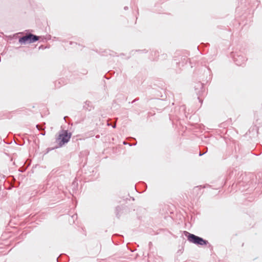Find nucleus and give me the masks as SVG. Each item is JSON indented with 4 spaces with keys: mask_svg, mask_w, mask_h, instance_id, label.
Instances as JSON below:
<instances>
[{
    "mask_svg": "<svg viewBox=\"0 0 262 262\" xmlns=\"http://www.w3.org/2000/svg\"><path fill=\"white\" fill-rule=\"evenodd\" d=\"M122 206H117L116 207V209H115V214H116V216L118 218H119L120 216L121 213L122 212Z\"/></svg>",
    "mask_w": 262,
    "mask_h": 262,
    "instance_id": "1a4fd4ad",
    "label": "nucleus"
},
{
    "mask_svg": "<svg viewBox=\"0 0 262 262\" xmlns=\"http://www.w3.org/2000/svg\"><path fill=\"white\" fill-rule=\"evenodd\" d=\"M22 33H21V32H19V33H18V34H22Z\"/></svg>",
    "mask_w": 262,
    "mask_h": 262,
    "instance_id": "7c9ffc66",
    "label": "nucleus"
},
{
    "mask_svg": "<svg viewBox=\"0 0 262 262\" xmlns=\"http://www.w3.org/2000/svg\"><path fill=\"white\" fill-rule=\"evenodd\" d=\"M73 43V42H70V44H71V45H72Z\"/></svg>",
    "mask_w": 262,
    "mask_h": 262,
    "instance_id": "cd10ccee",
    "label": "nucleus"
},
{
    "mask_svg": "<svg viewBox=\"0 0 262 262\" xmlns=\"http://www.w3.org/2000/svg\"><path fill=\"white\" fill-rule=\"evenodd\" d=\"M128 7H127V6H125V7H124V9L125 10H128Z\"/></svg>",
    "mask_w": 262,
    "mask_h": 262,
    "instance_id": "4be33fe9",
    "label": "nucleus"
},
{
    "mask_svg": "<svg viewBox=\"0 0 262 262\" xmlns=\"http://www.w3.org/2000/svg\"><path fill=\"white\" fill-rule=\"evenodd\" d=\"M40 37L39 36H37L32 33H29L25 36L20 37L18 41L21 45L31 43L39 40Z\"/></svg>",
    "mask_w": 262,
    "mask_h": 262,
    "instance_id": "20e7f679",
    "label": "nucleus"
},
{
    "mask_svg": "<svg viewBox=\"0 0 262 262\" xmlns=\"http://www.w3.org/2000/svg\"><path fill=\"white\" fill-rule=\"evenodd\" d=\"M145 51V50H139L138 51L144 52Z\"/></svg>",
    "mask_w": 262,
    "mask_h": 262,
    "instance_id": "bb28decb",
    "label": "nucleus"
},
{
    "mask_svg": "<svg viewBox=\"0 0 262 262\" xmlns=\"http://www.w3.org/2000/svg\"><path fill=\"white\" fill-rule=\"evenodd\" d=\"M206 69L204 71V74L206 75V79L202 78V81L204 82L207 83L211 79V75L210 74V70L208 68H205Z\"/></svg>",
    "mask_w": 262,
    "mask_h": 262,
    "instance_id": "0eeeda50",
    "label": "nucleus"
},
{
    "mask_svg": "<svg viewBox=\"0 0 262 262\" xmlns=\"http://www.w3.org/2000/svg\"><path fill=\"white\" fill-rule=\"evenodd\" d=\"M45 134H46L45 131H44L43 132H42V133H41V134L42 135H43V136H44V135H45Z\"/></svg>",
    "mask_w": 262,
    "mask_h": 262,
    "instance_id": "5701e85b",
    "label": "nucleus"
},
{
    "mask_svg": "<svg viewBox=\"0 0 262 262\" xmlns=\"http://www.w3.org/2000/svg\"><path fill=\"white\" fill-rule=\"evenodd\" d=\"M188 59L187 57H184V61H183L182 62H178L177 63L179 64V67H180L181 66H183L184 63L185 64H187V63L188 62Z\"/></svg>",
    "mask_w": 262,
    "mask_h": 262,
    "instance_id": "ddd939ff",
    "label": "nucleus"
},
{
    "mask_svg": "<svg viewBox=\"0 0 262 262\" xmlns=\"http://www.w3.org/2000/svg\"><path fill=\"white\" fill-rule=\"evenodd\" d=\"M92 106L91 102L89 101H85V104L83 105V108L89 111H90L92 110Z\"/></svg>",
    "mask_w": 262,
    "mask_h": 262,
    "instance_id": "9d476101",
    "label": "nucleus"
},
{
    "mask_svg": "<svg viewBox=\"0 0 262 262\" xmlns=\"http://www.w3.org/2000/svg\"><path fill=\"white\" fill-rule=\"evenodd\" d=\"M112 127L113 128H115L116 127V124H114V125L112 126Z\"/></svg>",
    "mask_w": 262,
    "mask_h": 262,
    "instance_id": "a878e982",
    "label": "nucleus"
},
{
    "mask_svg": "<svg viewBox=\"0 0 262 262\" xmlns=\"http://www.w3.org/2000/svg\"><path fill=\"white\" fill-rule=\"evenodd\" d=\"M208 151V148H206L205 149V151H200V153H199V156H203V155H204L205 154H206Z\"/></svg>",
    "mask_w": 262,
    "mask_h": 262,
    "instance_id": "4468645a",
    "label": "nucleus"
},
{
    "mask_svg": "<svg viewBox=\"0 0 262 262\" xmlns=\"http://www.w3.org/2000/svg\"><path fill=\"white\" fill-rule=\"evenodd\" d=\"M123 144H126V142H123Z\"/></svg>",
    "mask_w": 262,
    "mask_h": 262,
    "instance_id": "c756f323",
    "label": "nucleus"
},
{
    "mask_svg": "<svg viewBox=\"0 0 262 262\" xmlns=\"http://www.w3.org/2000/svg\"><path fill=\"white\" fill-rule=\"evenodd\" d=\"M148 246L150 247L152 246V243L151 242H149Z\"/></svg>",
    "mask_w": 262,
    "mask_h": 262,
    "instance_id": "412c9836",
    "label": "nucleus"
},
{
    "mask_svg": "<svg viewBox=\"0 0 262 262\" xmlns=\"http://www.w3.org/2000/svg\"><path fill=\"white\" fill-rule=\"evenodd\" d=\"M40 38H41L42 39V41H44V40H50L51 39V36L50 35H47L46 36H40Z\"/></svg>",
    "mask_w": 262,
    "mask_h": 262,
    "instance_id": "f8f14e48",
    "label": "nucleus"
},
{
    "mask_svg": "<svg viewBox=\"0 0 262 262\" xmlns=\"http://www.w3.org/2000/svg\"><path fill=\"white\" fill-rule=\"evenodd\" d=\"M236 185H237L239 187V189H241L242 187H243L244 189H242V191H244V189H249V188H248L249 187V185H246V184H245V186H246L245 187H244L243 186H242L239 187V185H238L237 183H236Z\"/></svg>",
    "mask_w": 262,
    "mask_h": 262,
    "instance_id": "2eb2a0df",
    "label": "nucleus"
},
{
    "mask_svg": "<svg viewBox=\"0 0 262 262\" xmlns=\"http://www.w3.org/2000/svg\"><path fill=\"white\" fill-rule=\"evenodd\" d=\"M18 34H15L14 35V36H16Z\"/></svg>",
    "mask_w": 262,
    "mask_h": 262,
    "instance_id": "c85d7f7f",
    "label": "nucleus"
},
{
    "mask_svg": "<svg viewBox=\"0 0 262 262\" xmlns=\"http://www.w3.org/2000/svg\"><path fill=\"white\" fill-rule=\"evenodd\" d=\"M36 128L38 129V130H40L41 129V128L39 127V125L38 124L36 125Z\"/></svg>",
    "mask_w": 262,
    "mask_h": 262,
    "instance_id": "6ab92c4d",
    "label": "nucleus"
},
{
    "mask_svg": "<svg viewBox=\"0 0 262 262\" xmlns=\"http://www.w3.org/2000/svg\"><path fill=\"white\" fill-rule=\"evenodd\" d=\"M183 234L187 237V240L194 244L198 246H205L209 244L208 241L203 238L190 233L188 231H183Z\"/></svg>",
    "mask_w": 262,
    "mask_h": 262,
    "instance_id": "f03ea898",
    "label": "nucleus"
},
{
    "mask_svg": "<svg viewBox=\"0 0 262 262\" xmlns=\"http://www.w3.org/2000/svg\"><path fill=\"white\" fill-rule=\"evenodd\" d=\"M62 255V254H60V256L57 258V262H60V261H59V258H60V257Z\"/></svg>",
    "mask_w": 262,
    "mask_h": 262,
    "instance_id": "a211bd4d",
    "label": "nucleus"
},
{
    "mask_svg": "<svg viewBox=\"0 0 262 262\" xmlns=\"http://www.w3.org/2000/svg\"><path fill=\"white\" fill-rule=\"evenodd\" d=\"M72 218L73 219V220H74L75 219H76L77 218V215L76 214L73 215L72 216Z\"/></svg>",
    "mask_w": 262,
    "mask_h": 262,
    "instance_id": "dca6fc26",
    "label": "nucleus"
},
{
    "mask_svg": "<svg viewBox=\"0 0 262 262\" xmlns=\"http://www.w3.org/2000/svg\"><path fill=\"white\" fill-rule=\"evenodd\" d=\"M204 83L199 82L195 84L194 87L195 93L198 96V99L201 103L202 102V100L200 98V97L203 96V95L205 93V90L204 86Z\"/></svg>",
    "mask_w": 262,
    "mask_h": 262,
    "instance_id": "423d86ee",
    "label": "nucleus"
},
{
    "mask_svg": "<svg viewBox=\"0 0 262 262\" xmlns=\"http://www.w3.org/2000/svg\"><path fill=\"white\" fill-rule=\"evenodd\" d=\"M62 133L59 134L57 138V141L58 143L59 147L62 146L66 143H67L70 140L72 133L69 132L68 130H62Z\"/></svg>",
    "mask_w": 262,
    "mask_h": 262,
    "instance_id": "7ed1b4c3",
    "label": "nucleus"
},
{
    "mask_svg": "<svg viewBox=\"0 0 262 262\" xmlns=\"http://www.w3.org/2000/svg\"><path fill=\"white\" fill-rule=\"evenodd\" d=\"M138 100H139V98H137L135 99H134L131 103H133L135 102L136 101H138Z\"/></svg>",
    "mask_w": 262,
    "mask_h": 262,
    "instance_id": "f3484780",
    "label": "nucleus"
},
{
    "mask_svg": "<svg viewBox=\"0 0 262 262\" xmlns=\"http://www.w3.org/2000/svg\"><path fill=\"white\" fill-rule=\"evenodd\" d=\"M231 56L234 62L237 66H242L247 60L246 57L241 51L233 52Z\"/></svg>",
    "mask_w": 262,
    "mask_h": 262,
    "instance_id": "39448f33",
    "label": "nucleus"
},
{
    "mask_svg": "<svg viewBox=\"0 0 262 262\" xmlns=\"http://www.w3.org/2000/svg\"><path fill=\"white\" fill-rule=\"evenodd\" d=\"M67 118H68V117H67V116H65V117H64V120H65L66 121H67V120H66V119H67Z\"/></svg>",
    "mask_w": 262,
    "mask_h": 262,
    "instance_id": "b1692460",
    "label": "nucleus"
},
{
    "mask_svg": "<svg viewBox=\"0 0 262 262\" xmlns=\"http://www.w3.org/2000/svg\"><path fill=\"white\" fill-rule=\"evenodd\" d=\"M181 109H183V110H185V106L184 105H182L181 106Z\"/></svg>",
    "mask_w": 262,
    "mask_h": 262,
    "instance_id": "aec40b11",
    "label": "nucleus"
},
{
    "mask_svg": "<svg viewBox=\"0 0 262 262\" xmlns=\"http://www.w3.org/2000/svg\"><path fill=\"white\" fill-rule=\"evenodd\" d=\"M206 148H207V147H205L204 148V149H203L202 151H205V149H206Z\"/></svg>",
    "mask_w": 262,
    "mask_h": 262,
    "instance_id": "393cba45",
    "label": "nucleus"
},
{
    "mask_svg": "<svg viewBox=\"0 0 262 262\" xmlns=\"http://www.w3.org/2000/svg\"><path fill=\"white\" fill-rule=\"evenodd\" d=\"M237 184L239 187L246 185H249L248 188H251L253 190L256 188V185L257 187H262V172H258L256 175H254L251 173H242L239 177L237 179Z\"/></svg>",
    "mask_w": 262,
    "mask_h": 262,
    "instance_id": "f257e3e1",
    "label": "nucleus"
},
{
    "mask_svg": "<svg viewBox=\"0 0 262 262\" xmlns=\"http://www.w3.org/2000/svg\"><path fill=\"white\" fill-rule=\"evenodd\" d=\"M71 188L73 191L72 195H73L74 192L76 191L78 189V182L76 179L73 181L71 186Z\"/></svg>",
    "mask_w": 262,
    "mask_h": 262,
    "instance_id": "6e6552de",
    "label": "nucleus"
},
{
    "mask_svg": "<svg viewBox=\"0 0 262 262\" xmlns=\"http://www.w3.org/2000/svg\"><path fill=\"white\" fill-rule=\"evenodd\" d=\"M236 174V171H234V170H230L228 173V176L227 178H226V180H229L232 176H234Z\"/></svg>",
    "mask_w": 262,
    "mask_h": 262,
    "instance_id": "9b49d317",
    "label": "nucleus"
}]
</instances>
